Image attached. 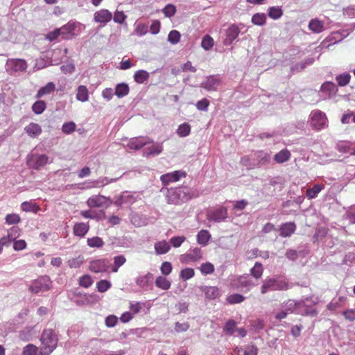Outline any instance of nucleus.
<instances>
[{
  "mask_svg": "<svg viewBox=\"0 0 355 355\" xmlns=\"http://www.w3.org/2000/svg\"><path fill=\"white\" fill-rule=\"evenodd\" d=\"M200 270L202 274L209 275L214 272V266L212 263L207 262L202 263L200 267Z\"/></svg>",
  "mask_w": 355,
  "mask_h": 355,
  "instance_id": "5fc2aeb1",
  "label": "nucleus"
},
{
  "mask_svg": "<svg viewBox=\"0 0 355 355\" xmlns=\"http://www.w3.org/2000/svg\"><path fill=\"white\" fill-rule=\"evenodd\" d=\"M343 315L347 320L354 321L355 320V310L347 309L343 312Z\"/></svg>",
  "mask_w": 355,
  "mask_h": 355,
  "instance_id": "774afa93",
  "label": "nucleus"
},
{
  "mask_svg": "<svg viewBox=\"0 0 355 355\" xmlns=\"http://www.w3.org/2000/svg\"><path fill=\"white\" fill-rule=\"evenodd\" d=\"M93 283V281L89 275H85L80 277L79 284L84 288L89 287Z\"/></svg>",
  "mask_w": 355,
  "mask_h": 355,
  "instance_id": "6e6d98bb",
  "label": "nucleus"
},
{
  "mask_svg": "<svg viewBox=\"0 0 355 355\" xmlns=\"http://www.w3.org/2000/svg\"><path fill=\"white\" fill-rule=\"evenodd\" d=\"M40 340L42 347L40 355H50L57 347L58 338L53 329H46L42 331Z\"/></svg>",
  "mask_w": 355,
  "mask_h": 355,
  "instance_id": "f03ea898",
  "label": "nucleus"
},
{
  "mask_svg": "<svg viewBox=\"0 0 355 355\" xmlns=\"http://www.w3.org/2000/svg\"><path fill=\"white\" fill-rule=\"evenodd\" d=\"M49 289L50 280L46 277H42L33 281L29 287V291L33 293H38Z\"/></svg>",
  "mask_w": 355,
  "mask_h": 355,
  "instance_id": "20e7f679",
  "label": "nucleus"
},
{
  "mask_svg": "<svg viewBox=\"0 0 355 355\" xmlns=\"http://www.w3.org/2000/svg\"><path fill=\"white\" fill-rule=\"evenodd\" d=\"M275 279L274 278H268L265 279L263 282V284L261 287V293L262 294H265L268 291H276L275 287Z\"/></svg>",
  "mask_w": 355,
  "mask_h": 355,
  "instance_id": "6ab92c4d",
  "label": "nucleus"
},
{
  "mask_svg": "<svg viewBox=\"0 0 355 355\" xmlns=\"http://www.w3.org/2000/svg\"><path fill=\"white\" fill-rule=\"evenodd\" d=\"M209 105V101L207 98H202L200 101H198L196 103V107L198 110L205 111L207 110Z\"/></svg>",
  "mask_w": 355,
  "mask_h": 355,
  "instance_id": "69168bd1",
  "label": "nucleus"
},
{
  "mask_svg": "<svg viewBox=\"0 0 355 355\" xmlns=\"http://www.w3.org/2000/svg\"><path fill=\"white\" fill-rule=\"evenodd\" d=\"M172 269H173L172 264L171 262H168V261L163 262L160 267V270H161L162 273L165 276L170 275L172 272Z\"/></svg>",
  "mask_w": 355,
  "mask_h": 355,
  "instance_id": "4d7b16f0",
  "label": "nucleus"
},
{
  "mask_svg": "<svg viewBox=\"0 0 355 355\" xmlns=\"http://www.w3.org/2000/svg\"><path fill=\"white\" fill-rule=\"evenodd\" d=\"M263 272V265L259 262H256L254 267L250 270V274L256 279L261 277Z\"/></svg>",
  "mask_w": 355,
  "mask_h": 355,
  "instance_id": "72a5a7b5",
  "label": "nucleus"
},
{
  "mask_svg": "<svg viewBox=\"0 0 355 355\" xmlns=\"http://www.w3.org/2000/svg\"><path fill=\"white\" fill-rule=\"evenodd\" d=\"M240 29L234 24L230 26L226 31V37L224 41L225 45H230L239 36Z\"/></svg>",
  "mask_w": 355,
  "mask_h": 355,
  "instance_id": "4468645a",
  "label": "nucleus"
},
{
  "mask_svg": "<svg viewBox=\"0 0 355 355\" xmlns=\"http://www.w3.org/2000/svg\"><path fill=\"white\" fill-rule=\"evenodd\" d=\"M87 245L90 248H101L104 245V241L101 237L94 236L92 238H89L87 240Z\"/></svg>",
  "mask_w": 355,
  "mask_h": 355,
  "instance_id": "f704fd0d",
  "label": "nucleus"
},
{
  "mask_svg": "<svg viewBox=\"0 0 355 355\" xmlns=\"http://www.w3.org/2000/svg\"><path fill=\"white\" fill-rule=\"evenodd\" d=\"M202 257L201 249L195 248L189 250L187 253L180 255V261L182 263L188 264L193 262H196L200 260Z\"/></svg>",
  "mask_w": 355,
  "mask_h": 355,
  "instance_id": "39448f33",
  "label": "nucleus"
},
{
  "mask_svg": "<svg viewBox=\"0 0 355 355\" xmlns=\"http://www.w3.org/2000/svg\"><path fill=\"white\" fill-rule=\"evenodd\" d=\"M149 78V73L145 70L137 71L134 75V80L139 84H142L147 81Z\"/></svg>",
  "mask_w": 355,
  "mask_h": 355,
  "instance_id": "c756f323",
  "label": "nucleus"
},
{
  "mask_svg": "<svg viewBox=\"0 0 355 355\" xmlns=\"http://www.w3.org/2000/svg\"><path fill=\"white\" fill-rule=\"evenodd\" d=\"M55 90V85L52 82L48 83L45 86L41 87L37 94L36 98H40L44 95L49 94Z\"/></svg>",
  "mask_w": 355,
  "mask_h": 355,
  "instance_id": "a878e982",
  "label": "nucleus"
},
{
  "mask_svg": "<svg viewBox=\"0 0 355 355\" xmlns=\"http://www.w3.org/2000/svg\"><path fill=\"white\" fill-rule=\"evenodd\" d=\"M187 173L184 171H176L162 175L160 180L164 185H167L170 182L178 181L181 177H185Z\"/></svg>",
  "mask_w": 355,
  "mask_h": 355,
  "instance_id": "1a4fd4ad",
  "label": "nucleus"
},
{
  "mask_svg": "<svg viewBox=\"0 0 355 355\" xmlns=\"http://www.w3.org/2000/svg\"><path fill=\"white\" fill-rule=\"evenodd\" d=\"M130 92L129 87L125 83H119L116 85L115 88V95L119 98H122L128 94Z\"/></svg>",
  "mask_w": 355,
  "mask_h": 355,
  "instance_id": "c85d7f7f",
  "label": "nucleus"
},
{
  "mask_svg": "<svg viewBox=\"0 0 355 355\" xmlns=\"http://www.w3.org/2000/svg\"><path fill=\"white\" fill-rule=\"evenodd\" d=\"M337 150L340 153H350L352 151V144L349 141H340L336 144Z\"/></svg>",
  "mask_w": 355,
  "mask_h": 355,
  "instance_id": "cd10ccee",
  "label": "nucleus"
},
{
  "mask_svg": "<svg viewBox=\"0 0 355 355\" xmlns=\"http://www.w3.org/2000/svg\"><path fill=\"white\" fill-rule=\"evenodd\" d=\"M80 215L84 218L95 219L97 220L101 219L100 214L92 210L81 211Z\"/></svg>",
  "mask_w": 355,
  "mask_h": 355,
  "instance_id": "ea45409f",
  "label": "nucleus"
},
{
  "mask_svg": "<svg viewBox=\"0 0 355 355\" xmlns=\"http://www.w3.org/2000/svg\"><path fill=\"white\" fill-rule=\"evenodd\" d=\"M227 218V210L225 207H220L215 210L209 211L207 219L210 221L220 223Z\"/></svg>",
  "mask_w": 355,
  "mask_h": 355,
  "instance_id": "423d86ee",
  "label": "nucleus"
},
{
  "mask_svg": "<svg viewBox=\"0 0 355 355\" xmlns=\"http://www.w3.org/2000/svg\"><path fill=\"white\" fill-rule=\"evenodd\" d=\"M324 188L323 184H314L311 188H309L306 191V196L309 199L315 198L318 194Z\"/></svg>",
  "mask_w": 355,
  "mask_h": 355,
  "instance_id": "bb28decb",
  "label": "nucleus"
},
{
  "mask_svg": "<svg viewBox=\"0 0 355 355\" xmlns=\"http://www.w3.org/2000/svg\"><path fill=\"white\" fill-rule=\"evenodd\" d=\"M107 198L101 195H95L89 197L86 203L90 208L102 207L106 203Z\"/></svg>",
  "mask_w": 355,
  "mask_h": 355,
  "instance_id": "ddd939ff",
  "label": "nucleus"
},
{
  "mask_svg": "<svg viewBox=\"0 0 355 355\" xmlns=\"http://www.w3.org/2000/svg\"><path fill=\"white\" fill-rule=\"evenodd\" d=\"M153 140L148 137H136L130 140L128 146L132 150H139L148 144H152Z\"/></svg>",
  "mask_w": 355,
  "mask_h": 355,
  "instance_id": "9d476101",
  "label": "nucleus"
},
{
  "mask_svg": "<svg viewBox=\"0 0 355 355\" xmlns=\"http://www.w3.org/2000/svg\"><path fill=\"white\" fill-rule=\"evenodd\" d=\"M214 40L213 38L209 35H206L203 37L201 42V46L206 51L210 50L214 46Z\"/></svg>",
  "mask_w": 355,
  "mask_h": 355,
  "instance_id": "79ce46f5",
  "label": "nucleus"
},
{
  "mask_svg": "<svg viewBox=\"0 0 355 355\" xmlns=\"http://www.w3.org/2000/svg\"><path fill=\"white\" fill-rule=\"evenodd\" d=\"M190 327V324L188 322L180 323L178 322L175 324V331L178 333L185 332Z\"/></svg>",
  "mask_w": 355,
  "mask_h": 355,
  "instance_id": "0e129e2a",
  "label": "nucleus"
},
{
  "mask_svg": "<svg viewBox=\"0 0 355 355\" xmlns=\"http://www.w3.org/2000/svg\"><path fill=\"white\" fill-rule=\"evenodd\" d=\"M162 12L166 17H171L175 15L176 12V8L172 4H168L164 8Z\"/></svg>",
  "mask_w": 355,
  "mask_h": 355,
  "instance_id": "052dcab7",
  "label": "nucleus"
},
{
  "mask_svg": "<svg viewBox=\"0 0 355 355\" xmlns=\"http://www.w3.org/2000/svg\"><path fill=\"white\" fill-rule=\"evenodd\" d=\"M112 19V14L107 9H101L94 12V20L96 23L103 25L110 22Z\"/></svg>",
  "mask_w": 355,
  "mask_h": 355,
  "instance_id": "6e6552de",
  "label": "nucleus"
},
{
  "mask_svg": "<svg viewBox=\"0 0 355 355\" xmlns=\"http://www.w3.org/2000/svg\"><path fill=\"white\" fill-rule=\"evenodd\" d=\"M181 35L179 31L176 30L171 31L168 35V40L173 44H178L180 40Z\"/></svg>",
  "mask_w": 355,
  "mask_h": 355,
  "instance_id": "3c124183",
  "label": "nucleus"
},
{
  "mask_svg": "<svg viewBox=\"0 0 355 355\" xmlns=\"http://www.w3.org/2000/svg\"><path fill=\"white\" fill-rule=\"evenodd\" d=\"M266 17L263 13H256L252 17V22L254 25L262 26L266 23Z\"/></svg>",
  "mask_w": 355,
  "mask_h": 355,
  "instance_id": "c03bdc74",
  "label": "nucleus"
},
{
  "mask_svg": "<svg viewBox=\"0 0 355 355\" xmlns=\"http://www.w3.org/2000/svg\"><path fill=\"white\" fill-rule=\"evenodd\" d=\"M291 153L287 149H283L275 155L274 160L279 164H283L291 158Z\"/></svg>",
  "mask_w": 355,
  "mask_h": 355,
  "instance_id": "4be33fe9",
  "label": "nucleus"
},
{
  "mask_svg": "<svg viewBox=\"0 0 355 355\" xmlns=\"http://www.w3.org/2000/svg\"><path fill=\"white\" fill-rule=\"evenodd\" d=\"M211 238V234L207 230H202L197 235V240L199 244L206 245Z\"/></svg>",
  "mask_w": 355,
  "mask_h": 355,
  "instance_id": "7c9ffc66",
  "label": "nucleus"
},
{
  "mask_svg": "<svg viewBox=\"0 0 355 355\" xmlns=\"http://www.w3.org/2000/svg\"><path fill=\"white\" fill-rule=\"evenodd\" d=\"M327 118L324 112L320 110L311 112L310 123L313 129L320 130L327 126Z\"/></svg>",
  "mask_w": 355,
  "mask_h": 355,
  "instance_id": "7ed1b4c3",
  "label": "nucleus"
},
{
  "mask_svg": "<svg viewBox=\"0 0 355 355\" xmlns=\"http://www.w3.org/2000/svg\"><path fill=\"white\" fill-rule=\"evenodd\" d=\"M20 234V229L17 226H13L8 230L9 237L15 241Z\"/></svg>",
  "mask_w": 355,
  "mask_h": 355,
  "instance_id": "e2e57ef3",
  "label": "nucleus"
},
{
  "mask_svg": "<svg viewBox=\"0 0 355 355\" xmlns=\"http://www.w3.org/2000/svg\"><path fill=\"white\" fill-rule=\"evenodd\" d=\"M89 230V225L88 223H76L73 228V234L80 237H83Z\"/></svg>",
  "mask_w": 355,
  "mask_h": 355,
  "instance_id": "dca6fc26",
  "label": "nucleus"
},
{
  "mask_svg": "<svg viewBox=\"0 0 355 355\" xmlns=\"http://www.w3.org/2000/svg\"><path fill=\"white\" fill-rule=\"evenodd\" d=\"M49 160V157L46 155H40L37 157L33 168L36 170L40 169L42 167L45 166Z\"/></svg>",
  "mask_w": 355,
  "mask_h": 355,
  "instance_id": "4c0bfd02",
  "label": "nucleus"
},
{
  "mask_svg": "<svg viewBox=\"0 0 355 355\" xmlns=\"http://www.w3.org/2000/svg\"><path fill=\"white\" fill-rule=\"evenodd\" d=\"M309 28L315 33H320L324 31V24L318 19H313L310 21Z\"/></svg>",
  "mask_w": 355,
  "mask_h": 355,
  "instance_id": "b1692460",
  "label": "nucleus"
},
{
  "mask_svg": "<svg viewBox=\"0 0 355 355\" xmlns=\"http://www.w3.org/2000/svg\"><path fill=\"white\" fill-rule=\"evenodd\" d=\"M21 209L26 212L37 213L41 210L40 207L32 201H25L21 204Z\"/></svg>",
  "mask_w": 355,
  "mask_h": 355,
  "instance_id": "aec40b11",
  "label": "nucleus"
},
{
  "mask_svg": "<svg viewBox=\"0 0 355 355\" xmlns=\"http://www.w3.org/2000/svg\"><path fill=\"white\" fill-rule=\"evenodd\" d=\"M255 155L258 159L259 164L261 165L268 163L270 160V155L263 150L257 151Z\"/></svg>",
  "mask_w": 355,
  "mask_h": 355,
  "instance_id": "473e14b6",
  "label": "nucleus"
},
{
  "mask_svg": "<svg viewBox=\"0 0 355 355\" xmlns=\"http://www.w3.org/2000/svg\"><path fill=\"white\" fill-rule=\"evenodd\" d=\"M126 15L124 14L123 11H116L114 12V16H112V18L114 21V22L118 24H123L125 20L126 19Z\"/></svg>",
  "mask_w": 355,
  "mask_h": 355,
  "instance_id": "bf43d9fd",
  "label": "nucleus"
},
{
  "mask_svg": "<svg viewBox=\"0 0 355 355\" xmlns=\"http://www.w3.org/2000/svg\"><path fill=\"white\" fill-rule=\"evenodd\" d=\"M195 275V271L191 268L182 269L180 272V278L183 281H187Z\"/></svg>",
  "mask_w": 355,
  "mask_h": 355,
  "instance_id": "a19ab883",
  "label": "nucleus"
},
{
  "mask_svg": "<svg viewBox=\"0 0 355 355\" xmlns=\"http://www.w3.org/2000/svg\"><path fill=\"white\" fill-rule=\"evenodd\" d=\"M46 104L44 101H37L32 105V110L36 114H42L46 109Z\"/></svg>",
  "mask_w": 355,
  "mask_h": 355,
  "instance_id": "c9c22d12",
  "label": "nucleus"
},
{
  "mask_svg": "<svg viewBox=\"0 0 355 355\" xmlns=\"http://www.w3.org/2000/svg\"><path fill=\"white\" fill-rule=\"evenodd\" d=\"M350 79L351 76L347 73L340 74L336 78L338 85L340 87L347 85L349 83Z\"/></svg>",
  "mask_w": 355,
  "mask_h": 355,
  "instance_id": "58836bf2",
  "label": "nucleus"
},
{
  "mask_svg": "<svg viewBox=\"0 0 355 355\" xmlns=\"http://www.w3.org/2000/svg\"><path fill=\"white\" fill-rule=\"evenodd\" d=\"M76 99L81 102H86L89 99V92L86 86L80 85L77 89Z\"/></svg>",
  "mask_w": 355,
  "mask_h": 355,
  "instance_id": "393cba45",
  "label": "nucleus"
},
{
  "mask_svg": "<svg viewBox=\"0 0 355 355\" xmlns=\"http://www.w3.org/2000/svg\"><path fill=\"white\" fill-rule=\"evenodd\" d=\"M194 197L191 189L187 187L171 189L168 191L166 200L168 204L180 205Z\"/></svg>",
  "mask_w": 355,
  "mask_h": 355,
  "instance_id": "f257e3e1",
  "label": "nucleus"
},
{
  "mask_svg": "<svg viewBox=\"0 0 355 355\" xmlns=\"http://www.w3.org/2000/svg\"><path fill=\"white\" fill-rule=\"evenodd\" d=\"M97 289L99 292L103 293L111 287V283L107 280H101L97 283Z\"/></svg>",
  "mask_w": 355,
  "mask_h": 355,
  "instance_id": "13d9d810",
  "label": "nucleus"
},
{
  "mask_svg": "<svg viewBox=\"0 0 355 355\" xmlns=\"http://www.w3.org/2000/svg\"><path fill=\"white\" fill-rule=\"evenodd\" d=\"M191 126L188 123H182L179 125L177 133L180 137H187L190 134Z\"/></svg>",
  "mask_w": 355,
  "mask_h": 355,
  "instance_id": "37998d69",
  "label": "nucleus"
},
{
  "mask_svg": "<svg viewBox=\"0 0 355 355\" xmlns=\"http://www.w3.org/2000/svg\"><path fill=\"white\" fill-rule=\"evenodd\" d=\"M154 247L157 254H166L171 249L170 245L165 240L155 243Z\"/></svg>",
  "mask_w": 355,
  "mask_h": 355,
  "instance_id": "412c9836",
  "label": "nucleus"
},
{
  "mask_svg": "<svg viewBox=\"0 0 355 355\" xmlns=\"http://www.w3.org/2000/svg\"><path fill=\"white\" fill-rule=\"evenodd\" d=\"M9 62L11 69L15 71H24L27 68V63L23 59H11Z\"/></svg>",
  "mask_w": 355,
  "mask_h": 355,
  "instance_id": "a211bd4d",
  "label": "nucleus"
},
{
  "mask_svg": "<svg viewBox=\"0 0 355 355\" xmlns=\"http://www.w3.org/2000/svg\"><path fill=\"white\" fill-rule=\"evenodd\" d=\"M162 146L159 144H153L146 148V154L147 156L159 155L162 151Z\"/></svg>",
  "mask_w": 355,
  "mask_h": 355,
  "instance_id": "e433bc0d",
  "label": "nucleus"
},
{
  "mask_svg": "<svg viewBox=\"0 0 355 355\" xmlns=\"http://www.w3.org/2000/svg\"><path fill=\"white\" fill-rule=\"evenodd\" d=\"M5 220L8 225H15L20 223L21 217L17 214H10L6 216Z\"/></svg>",
  "mask_w": 355,
  "mask_h": 355,
  "instance_id": "09e8293b",
  "label": "nucleus"
},
{
  "mask_svg": "<svg viewBox=\"0 0 355 355\" xmlns=\"http://www.w3.org/2000/svg\"><path fill=\"white\" fill-rule=\"evenodd\" d=\"M110 263L107 259H97L90 262L89 268L92 272L98 273L107 272Z\"/></svg>",
  "mask_w": 355,
  "mask_h": 355,
  "instance_id": "0eeeda50",
  "label": "nucleus"
},
{
  "mask_svg": "<svg viewBox=\"0 0 355 355\" xmlns=\"http://www.w3.org/2000/svg\"><path fill=\"white\" fill-rule=\"evenodd\" d=\"M38 351V348L33 345L28 344L26 347H24L22 355H36Z\"/></svg>",
  "mask_w": 355,
  "mask_h": 355,
  "instance_id": "864d4df0",
  "label": "nucleus"
},
{
  "mask_svg": "<svg viewBox=\"0 0 355 355\" xmlns=\"http://www.w3.org/2000/svg\"><path fill=\"white\" fill-rule=\"evenodd\" d=\"M220 84V80L216 76H210L201 84L202 87L208 91H215Z\"/></svg>",
  "mask_w": 355,
  "mask_h": 355,
  "instance_id": "9b49d317",
  "label": "nucleus"
},
{
  "mask_svg": "<svg viewBox=\"0 0 355 355\" xmlns=\"http://www.w3.org/2000/svg\"><path fill=\"white\" fill-rule=\"evenodd\" d=\"M234 352L238 354L240 352H243V355H257L258 348L254 345H251L248 346L245 350H243L242 347H236Z\"/></svg>",
  "mask_w": 355,
  "mask_h": 355,
  "instance_id": "2f4dec72",
  "label": "nucleus"
},
{
  "mask_svg": "<svg viewBox=\"0 0 355 355\" xmlns=\"http://www.w3.org/2000/svg\"><path fill=\"white\" fill-rule=\"evenodd\" d=\"M155 284L157 288L164 291L168 290L171 286V282L166 277L162 275L156 278Z\"/></svg>",
  "mask_w": 355,
  "mask_h": 355,
  "instance_id": "5701e85b",
  "label": "nucleus"
},
{
  "mask_svg": "<svg viewBox=\"0 0 355 355\" xmlns=\"http://www.w3.org/2000/svg\"><path fill=\"white\" fill-rule=\"evenodd\" d=\"M282 14V10L279 7L273 6L269 8L268 16L273 19H277L280 18Z\"/></svg>",
  "mask_w": 355,
  "mask_h": 355,
  "instance_id": "8fccbe9b",
  "label": "nucleus"
},
{
  "mask_svg": "<svg viewBox=\"0 0 355 355\" xmlns=\"http://www.w3.org/2000/svg\"><path fill=\"white\" fill-rule=\"evenodd\" d=\"M76 125L74 122L70 121L64 123L62 125V130L64 133L69 135L73 132L76 130Z\"/></svg>",
  "mask_w": 355,
  "mask_h": 355,
  "instance_id": "603ef678",
  "label": "nucleus"
},
{
  "mask_svg": "<svg viewBox=\"0 0 355 355\" xmlns=\"http://www.w3.org/2000/svg\"><path fill=\"white\" fill-rule=\"evenodd\" d=\"M118 322V318L114 315H110L105 318V324L107 327H114Z\"/></svg>",
  "mask_w": 355,
  "mask_h": 355,
  "instance_id": "338daca9",
  "label": "nucleus"
},
{
  "mask_svg": "<svg viewBox=\"0 0 355 355\" xmlns=\"http://www.w3.org/2000/svg\"><path fill=\"white\" fill-rule=\"evenodd\" d=\"M204 292L209 299H215L219 294L218 288L215 286L206 287Z\"/></svg>",
  "mask_w": 355,
  "mask_h": 355,
  "instance_id": "49530a36",
  "label": "nucleus"
},
{
  "mask_svg": "<svg viewBox=\"0 0 355 355\" xmlns=\"http://www.w3.org/2000/svg\"><path fill=\"white\" fill-rule=\"evenodd\" d=\"M296 230V225L294 223H286L281 225L279 231L280 235L283 237L290 236Z\"/></svg>",
  "mask_w": 355,
  "mask_h": 355,
  "instance_id": "f3484780",
  "label": "nucleus"
},
{
  "mask_svg": "<svg viewBox=\"0 0 355 355\" xmlns=\"http://www.w3.org/2000/svg\"><path fill=\"white\" fill-rule=\"evenodd\" d=\"M236 323L234 320H229L225 323V325L223 327V331L229 335H232L236 330Z\"/></svg>",
  "mask_w": 355,
  "mask_h": 355,
  "instance_id": "de8ad7c7",
  "label": "nucleus"
},
{
  "mask_svg": "<svg viewBox=\"0 0 355 355\" xmlns=\"http://www.w3.org/2000/svg\"><path fill=\"white\" fill-rule=\"evenodd\" d=\"M186 241V237L182 236H174L170 239V243L175 248L180 247Z\"/></svg>",
  "mask_w": 355,
  "mask_h": 355,
  "instance_id": "680f3d73",
  "label": "nucleus"
},
{
  "mask_svg": "<svg viewBox=\"0 0 355 355\" xmlns=\"http://www.w3.org/2000/svg\"><path fill=\"white\" fill-rule=\"evenodd\" d=\"M245 300V297L239 293L232 294L229 295L226 300L229 304H239L243 302Z\"/></svg>",
  "mask_w": 355,
  "mask_h": 355,
  "instance_id": "a18cd8bd",
  "label": "nucleus"
},
{
  "mask_svg": "<svg viewBox=\"0 0 355 355\" xmlns=\"http://www.w3.org/2000/svg\"><path fill=\"white\" fill-rule=\"evenodd\" d=\"M26 133L31 137H38L42 132L41 126L36 123H31L24 128Z\"/></svg>",
  "mask_w": 355,
  "mask_h": 355,
  "instance_id": "2eb2a0df",
  "label": "nucleus"
},
{
  "mask_svg": "<svg viewBox=\"0 0 355 355\" xmlns=\"http://www.w3.org/2000/svg\"><path fill=\"white\" fill-rule=\"evenodd\" d=\"M234 288H250L253 286L252 282L247 276H239L232 280L231 283Z\"/></svg>",
  "mask_w": 355,
  "mask_h": 355,
  "instance_id": "f8f14e48",
  "label": "nucleus"
}]
</instances>
